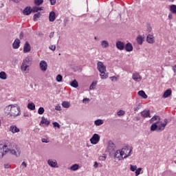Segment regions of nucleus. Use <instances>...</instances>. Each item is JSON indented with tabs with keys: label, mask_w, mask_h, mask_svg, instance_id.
Listing matches in <instances>:
<instances>
[{
	"label": "nucleus",
	"mask_w": 176,
	"mask_h": 176,
	"mask_svg": "<svg viewBox=\"0 0 176 176\" xmlns=\"http://www.w3.org/2000/svg\"><path fill=\"white\" fill-rule=\"evenodd\" d=\"M6 153H10L16 156V157H19L21 153V151L20 150V147L16 144H13L12 146V143L0 144V159H2Z\"/></svg>",
	"instance_id": "1"
},
{
	"label": "nucleus",
	"mask_w": 176,
	"mask_h": 176,
	"mask_svg": "<svg viewBox=\"0 0 176 176\" xmlns=\"http://www.w3.org/2000/svg\"><path fill=\"white\" fill-rule=\"evenodd\" d=\"M4 114L10 119H16L21 115V109L17 104H9L4 108Z\"/></svg>",
	"instance_id": "2"
},
{
	"label": "nucleus",
	"mask_w": 176,
	"mask_h": 176,
	"mask_svg": "<svg viewBox=\"0 0 176 176\" xmlns=\"http://www.w3.org/2000/svg\"><path fill=\"white\" fill-rule=\"evenodd\" d=\"M168 120L167 118H165L164 122H161V124H157L156 123H153L151 126V131H163L164 129H166V126H167Z\"/></svg>",
	"instance_id": "3"
},
{
	"label": "nucleus",
	"mask_w": 176,
	"mask_h": 176,
	"mask_svg": "<svg viewBox=\"0 0 176 176\" xmlns=\"http://www.w3.org/2000/svg\"><path fill=\"white\" fill-rule=\"evenodd\" d=\"M120 151L121 153L122 159H126V157H129V156H130V153H131L133 149L129 148V147H125Z\"/></svg>",
	"instance_id": "4"
},
{
	"label": "nucleus",
	"mask_w": 176,
	"mask_h": 176,
	"mask_svg": "<svg viewBox=\"0 0 176 176\" xmlns=\"http://www.w3.org/2000/svg\"><path fill=\"white\" fill-rule=\"evenodd\" d=\"M97 68L100 74H104V72H107V67L104 65V63L101 61H98L97 63Z\"/></svg>",
	"instance_id": "5"
},
{
	"label": "nucleus",
	"mask_w": 176,
	"mask_h": 176,
	"mask_svg": "<svg viewBox=\"0 0 176 176\" xmlns=\"http://www.w3.org/2000/svg\"><path fill=\"white\" fill-rule=\"evenodd\" d=\"M90 142L93 145H96V144H98V142H100V135L97 133L94 134L90 139Z\"/></svg>",
	"instance_id": "6"
},
{
	"label": "nucleus",
	"mask_w": 176,
	"mask_h": 176,
	"mask_svg": "<svg viewBox=\"0 0 176 176\" xmlns=\"http://www.w3.org/2000/svg\"><path fill=\"white\" fill-rule=\"evenodd\" d=\"M160 116H154L153 118L150 120V123H156V124H162V122L160 121Z\"/></svg>",
	"instance_id": "7"
},
{
	"label": "nucleus",
	"mask_w": 176,
	"mask_h": 176,
	"mask_svg": "<svg viewBox=\"0 0 176 176\" xmlns=\"http://www.w3.org/2000/svg\"><path fill=\"white\" fill-rule=\"evenodd\" d=\"M132 79L135 80V82H141L142 80V76L140 75V73L135 72L132 74Z\"/></svg>",
	"instance_id": "8"
},
{
	"label": "nucleus",
	"mask_w": 176,
	"mask_h": 176,
	"mask_svg": "<svg viewBox=\"0 0 176 176\" xmlns=\"http://www.w3.org/2000/svg\"><path fill=\"white\" fill-rule=\"evenodd\" d=\"M40 69H41V71H43V72H45L47 71V63H46V61L45 60H41L40 62Z\"/></svg>",
	"instance_id": "9"
},
{
	"label": "nucleus",
	"mask_w": 176,
	"mask_h": 176,
	"mask_svg": "<svg viewBox=\"0 0 176 176\" xmlns=\"http://www.w3.org/2000/svg\"><path fill=\"white\" fill-rule=\"evenodd\" d=\"M107 151L109 153H112L115 151V144H113V142L109 141L108 142Z\"/></svg>",
	"instance_id": "10"
},
{
	"label": "nucleus",
	"mask_w": 176,
	"mask_h": 176,
	"mask_svg": "<svg viewBox=\"0 0 176 176\" xmlns=\"http://www.w3.org/2000/svg\"><path fill=\"white\" fill-rule=\"evenodd\" d=\"M9 131L12 133V134H16V133H20V129L16 125H11L9 129Z\"/></svg>",
	"instance_id": "11"
},
{
	"label": "nucleus",
	"mask_w": 176,
	"mask_h": 176,
	"mask_svg": "<svg viewBox=\"0 0 176 176\" xmlns=\"http://www.w3.org/2000/svg\"><path fill=\"white\" fill-rule=\"evenodd\" d=\"M31 52V45L28 41H26L23 46V53H28Z\"/></svg>",
	"instance_id": "12"
},
{
	"label": "nucleus",
	"mask_w": 176,
	"mask_h": 176,
	"mask_svg": "<svg viewBox=\"0 0 176 176\" xmlns=\"http://www.w3.org/2000/svg\"><path fill=\"white\" fill-rule=\"evenodd\" d=\"M142 118H151V111L145 109L140 113Z\"/></svg>",
	"instance_id": "13"
},
{
	"label": "nucleus",
	"mask_w": 176,
	"mask_h": 176,
	"mask_svg": "<svg viewBox=\"0 0 176 176\" xmlns=\"http://www.w3.org/2000/svg\"><path fill=\"white\" fill-rule=\"evenodd\" d=\"M47 164L50 167H53L54 168H58V166H57V161L54 160L53 161L52 160H48Z\"/></svg>",
	"instance_id": "14"
},
{
	"label": "nucleus",
	"mask_w": 176,
	"mask_h": 176,
	"mask_svg": "<svg viewBox=\"0 0 176 176\" xmlns=\"http://www.w3.org/2000/svg\"><path fill=\"white\" fill-rule=\"evenodd\" d=\"M116 46L118 50H124V43L122 41H117Z\"/></svg>",
	"instance_id": "15"
},
{
	"label": "nucleus",
	"mask_w": 176,
	"mask_h": 176,
	"mask_svg": "<svg viewBox=\"0 0 176 176\" xmlns=\"http://www.w3.org/2000/svg\"><path fill=\"white\" fill-rule=\"evenodd\" d=\"M20 43H21L20 39L16 38L14 43H12L13 49H19V47H20Z\"/></svg>",
	"instance_id": "16"
},
{
	"label": "nucleus",
	"mask_w": 176,
	"mask_h": 176,
	"mask_svg": "<svg viewBox=\"0 0 176 176\" xmlns=\"http://www.w3.org/2000/svg\"><path fill=\"white\" fill-rule=\"evenodd\" d=\"M32 61L31 58L30 57H27L25 58L23 60V63L21 64V65H25L26 67H30V62Z\"/></svg>",
	"instance_id": "17"
},
{
	"label": "nucleus",
	"mask_w": 176,
	"mask_h": 176,
	"mask_svg": "<svg viewBox=\"0 0 176 176\" xmlns=\"http://www.w3.org/2000/svg\"><path fill=\"white\" fill-rule=\"evenodd\" d=\"M32 12V11L31 7H26L23 11V14H25V16H30Z\"/></svg>",
	"instance_id": "18"
},
{
	"label": "nucleus",
	"mask_w": 176,
	"mask_h": 176,
	"mask_svg": "<svg viewBox=\"0 0 176 176\" xmlns=\"http://www.w3.org/2000/svg\"><path fill=\"white\" fill-rule=\"evenodd\" d=\"M146 41L148 43H155V37H153V35L148 34L146 38Z\"/></svg>",
	"instance_id": "19"
},
{
	"label": "nucleus",
	"mask_w": 176,
	"mask_h": 176,
	"mask_svg": "<svg viewBox=\"0 0 176 176\" xmlns=\"http://www.w3.org/2000/svg\"><path fill=\"white\" fill-rule=\"evenodd\" d=\"M54 20H56V13L54 11H52L50 12L49 21L53 22Z\"/></svg>",
	"instance_id": "20"
},
{
	"label": "nucleus",
	"mask_w": 176,
	"mask_h": 176,
	"mask_svg": "<svg viewBox=\"0 0 176 176\" xmlns=\"http://www.w3.org/2000/svg\"><path fill=\"white\" fill-rule=\"evenodd\" d=\"M126 52H133V45L130 43H128L124 46Z\"/></svg>",
	"instance_id": "21"
},
{
	"label": "nucleus",
	"mask_w": 176,
	"mask_h": 176,
	"mask_svg": "<svg viewBox=\"0 0 176 176\" xmlns=\"http://www.w3.org/2000/svg\"><path fill=\"white\" fill-rule=\"evenodd\" d=\"M114 158L118 159V160H122V153H120V150H118L114 154Z\"/></svg>",
	"instance_id": "22"
},
{
	"label": "nucleus",
	"mask_w": 176,
	"mask_h": 176,
	"mask_svg": "<svg viewBox=\"0 0 176 176\" xmlns=\"http://www.w3.org/2000/svg\"><path fill=\"white\" fill-rule=\"evenodd\" d=\"M30 66H25L23 65H21V70L22 72H25V74H28L30 69L28 68Z\"/></svg>",
	"instance_id": "23"
},
{
	"label": "nucleus",
	"mask_w": 176,
	"mask_h": 176,
	"mask_svg": "<svg viewBox=\"0 0 176 176\" xmlns=\"http://www.w3.org/2000/svg\"><path fill=\"white\" fill-rule=\"evenodd\" d=\"M136 41L138 45H142V43H144V37H142L141 35H139L138 36Z\"/></svg>",
	"instance_id": "24"
},
{
	"label": "nucleus",
	"mask_w": 176,
	"mask_h": 176,
	"mask_svg": "<svg viewBox=\"0 0 176 176\" xmlns=\"http://www.w3.org/2000/svg\"><path fill=\"white\" fill-rule=\"evenodd\" d=\"M171 89H167L166 91H165L163 94L164 98H168V97H170V96H171Z\"/></svg>",
	"instance_id": "25"
},
{
	"label": "nucleus",
	"mask_w": 176,
	"mask_h": 176,
	"mask_svg": "<svg viewBox=\"0 0 176 176\" xmlns=\"http://www.w3.org/2000/svg\"><path fill=\"white\" fill-rule=\"evenodd\" d=\"M41 123L42 124H45L46 126H49V124H50V121L47 118H45V117H42Z\"/></svg>",
	"instance_id": "26"
},
{
	"label": "nucleus",
	"mask_w": 176,
	"mask_h": 176,
	"mask_svg": "<svg viewBox=\"0 0 176 176\" xmlns=\"http://www.w3.org/2000/svg\"><path fill=\"white\" fill-rule=\"evenodd\" d=\"M0 79H2V80H6L8 79V76L5 72H0Z\"/></svg>",
	"instance_id": "27"
},
{
	"label": "nucleus",
	"mask_w": 176,
	"mask_h": 176,
	"mask_svg": "<svg viewBox=\"0 0 176 176\" xmlns=\"http://www.w3.org/2000/svg\"><path fill=\"white\" fill-rule=\"evenodd\" d=\"M101 46L103 49H107V47H109V43L107 41H102L101 42Z\"/></svg>",
	"instance_id": "28"
},
{
	"label": "nucleus",
	"mask_w": 176,
	"mask_h": 176,
	"mask_svg": "<svg viewBox=\"0 0 176 176\" xmlns=\"http://www.w3.org/2000/svg\"><path fill=\"white\" fill-rule=\"evenodd\" d=\"M70 86L76 89L79 87V84L78 83V81H76V80H74L70 82Z\"/></svg>",
	"instance_id": "29"
},
{
	"label": "nucleus",
	"mask_w": 176,
	"mask_h": 176,
	"mask_svg": "<svg viewBox=\"0 0 176 176\" xmlns=\"http://www.w3.org/2000/svg\"><path fill=\"white\" fill-rule=\"evenodd\" d=\"M138 94L139 96H140V97H142V98H148V95H146V94H145V91H144L143 90L139 91Z\"/></svg>",
	"instance_id": "30"
},
{
	"label": "nucleus",
	"mask_w": 176,
	"mask_h": 176,
	"mask_svg": "<svg viewBox=\"0 0 176 176\" xmlns=\"http://www.w3.org/2000/svg\"><path fill=\"white\" fill-rule=\"evenodd\" d=\"M62 107L63 108H69L71 107V103H69L68 101H63L62 102Z\"/></svg>",
	"instance_id": "31"
},
{
	"label": "nucleus",
	"mask_w": 176,
	"mask_h": 176,
	"mask_svg": "<svg viewBox=\"0 0 176 176\" xmlns=\"http://www.w3.org/2000/svg\"><path fill=\"white\" fill-rule=\"evenodd\" d=\"M94 124H95L96 126H101V124H104V120H100V119L96 120H95V122H94Z\"/></svg>",
	"instance_id": "32"
},
{
	"label": "nucleus",
	"mask_w": 176,
	"mask_h": 176,
	"mask_svg": "<svg viewBox=\"0 0 176 176\" xmlns=\"http://www.w3.org/2000/svg\"><path fill=\"white\" fill-rule=\"evenodd\" d=\"M78 169H79V165L77 164H74L69 168V170H71L72 171H76V170H78Z\"/></svg>",
	"instance_id": "33"
},
{
	"label": "nucleus",
	"mask_w": 176,
	"mask_h": 176,
	"mask_svg": "<svg viewBox=\"0 0 176 176\" xmlns=\"http://www.w3.org/2000/svg\"><path fill=\"white\" fill-rule=\"evenodd\" d=\"M170 11L171 13H173V14H176V6L175 5H171L170 6Z\"/></svg>",
	"instance_id": "34"
},
{
	"label": "nucleus",
	"mask_w": 176,
	"mask_h": 176,
	"mask_svg": "<svg viewBox=\"0 0 176 176\" xmlns=\"http://www.w3.org/2000/svg\"><path fill=\"white\" fill-rule=\"evenodd\" d=\"M28 109H30V111H35V104L34 103H29L28 104Z\"/></svg>",
	"instance_id": "35"
},
{
	"label": "nucleus",
	"mask_w": 176,
	"mask_h": 176,
	"mask_svg": "<svg viewBox=\"0 0 176 176\" xmlns=\"http://www.w3.org/2000/svg\"><path fill=\"white\" fill-rule=\"evenodd\" d=\"M101 79H107L108 78V74L103 72V73L100 74Z\"/></svg>",
	"instance_id": "36"
},
{
	"label": "nucleus",
	"mask_w": 176,
	"mask_h": 176,
	"mask_svg": "<svg viewBox=\"0 0 176 176\" xmlns=\"http://www.w3.org/2000/svg\"><path fill=\"white\" fill-rule=\"evenodd\" d=\"M34 3L36 6H41L43 3V0H34Z\"/></svg>",
	"instance_id": "37"
},
{
	"label": "nucleus",
	"mask_w": 176,
	"mask_h": 176,
	"mask_svg": "<svg viewBox=\"0 0 176 176\" xmlns=\"http://www.w3.org/2000/svg\"><path fill=\"white\" fill-rule=\"evenodd\" d=\"M44 113H45V109L43 107H39L38 110V115H43Z\"/></svg>",
	"instance_id": "38"
},
{
	"label": "nucleus",
	"mask_w": 176,
	"mask_h": 176,
	"mask_svg": "<svg viewBox=\"0 0 176 176\" xmlns=\"http://www.w3.org/2000/svg\"><path fill=\"white\" fill-rule=\"evenodd\" d=\"M95 86H97V81L93 82L91 84V85H90V87H89V89H90V90H94V87H95Z\"/></svg>",
	"instance_id": "39"
},
{
	"label": "nucleus",
	"mask_w": 176,
	"mask_h": 176,
	"mask_svg": "<svg viewBox=\"0 0 176 176\" xmlns=\"http://www.w3.org/2000/svg\"><path fill=\"white\" fill-rule=\"evenodd\" d=\"M141 171H142V168H138L136 169L135 172V176L140 175V174H141Z\"/></svg>",
	"instance_id": "40"
},
{
	"label": "nucleus",
	"mask_w": 176,
	"mask_h": 176,
	"mask_svg": "<svg viewBox=\"0 0 176 176\" xmlns=\"http://www.w3.org/2000/svg\"><path fill=\"white\" fill-rule=\"evenodd\" d=\"M41 17V13H36L34 15V21H36V20H38V19H39Z\"/></svg>",
	"instance_id": "41"
},
{
	"label": "nucleus",
	"mask_w": 176,
	"mask_h": 176,
	"mask_svg": "<svg viewBox=\"0 0 176 176\" xmlns=\"http://www.w3.org/2000/svg\"><path fill=\"white\" fill-rule=\"evenodd\" d=\"M56 82H63V76L61 74H58L56 76Z\"/></svg>",
	"instance_id": "42"
},
{
	"label": "nucleus",
	"mask_w": 176,
	"mask_h": 176,
	"mask_svg": "<svg viewBox=\"0 0 176 176\" xmlns=\"http://www.w3.org/2000/svg\"><path fill=\"white\" fill-rule=\"evenodd\" d=\"M124 113L125 112L123 110H120L118 112H117L118 116H123Z\"/></svg>",
	"instance_id": "43"
},
{
	"label": "nucleus",
	"mask_w": 176,
	"mask_h": 176,
	"mask_svg": "<svg viewBox=\"0 0 176 176\" xmlns=\"http://www.w3.org/2000/svg\"><path fill=\"white\" fill-rule=\"evenodd\" d=\"M32 12L33 13H36L37 12H39V9L38 8V7L34 6V7L32 8Z\"/></svg>",
	"instance_id": "44"
},
{
	"label": "nucleus",
	"mask_w": 176,
	"mask_h": 176,
	"mask_svg": "<svg viewBox=\"0 0 176 176\" xmlns=\"http://www.w3.org/2000/svg\"><path fill=\"white\" fill-rule=\"evenodd\" d=\"M130 170H131V171H135V170H137V166L136 165H135V166L131 165Z\"/></svg>",
	"instance_id": "45"
},
{
	"label": "nucleus",
	"mask_w": 176,
	"mask_h": 176,
	"mask_svg": "<svg viewBox=\"0 0 176 176\" xmlns=\"http://www.w3.org/2000/svg\"><path fill=\"white\" fill-rule=\"evenodd\" d=\"M49 49H50V50H52V52H54L56 50V45H50L49 47Z\"/></svg>",
	"instance_id": "46"
},
{
	"label": "nucleus",
	"mask_w": 176,
	"mask_h": 176,
	"mask_svg": "<svg viewBox=\"0 0 176 176\" xmlns=\"http://www.w3.org/2000/svg\"><path fill=\"white\" fill-rule=\"evenodd\" d=\"M141 109V105H140V104H138L135 107H134V111H135V112H137V111H140V109Z\"/></svg>",
	"instance_id": "47"
},
{
	"label": "nucleus",
	"mask_w": 176,
	"mask_h": 176,
	"mask_svg": "<svg viewBox=\"0 0 176 176\" xmlns=\"http://www.w3.org/2000/svg\"><path fill=\"white\" fill-rule=\"evenodd\" d=\"M53 126L54 127H57L58 129H60V124H58V122H53Z\"/></svg>",
	"instance_id": "48"
},
{
	"label": "nucleus",
	"mask_w": 176,
	"mask_h": 176,
	"mask_svg": "<svg viewBox=\"0 0 176 176\" xmlns=\"http://www.w3.org/2000/svg\"><path fill=\"white\" fill-rule=\"evenodd\" d=\"M30 116H31V114H30L28 112H25L23 113L24 118H30Z\"/></svg>",
	"instance_id": "49"
},
{
	"label": "nucleus",
	"mask_w": 176,
	"mask_h": 176,
	"mask_svg": "<svg viewBox=\"0 0 176 176\" xmlns=\"http://www.w3.org/2000/svg\"><path fill=\"white\" fill-rule=\"evenodd\" d=\"M147 31L148 32H151L152 31V27L151 26V25H147Z\"/></svg>",
	"instance_id": "50"
},
{
	"label": "nucleus",
	"mask_w": 176,
	"mask_h": 176,
	"mask_svg": "<svg viewBox=\"0 0 176 176\" xmlns=\"http://www.w3.org/2000/svg\"><path fill=\"white\" fill-rule=\"evenodd\" d=\"M107 157L105 156H100L99 157V160H102V162H104L106 160Z\"/></svg>",
	"instance_id": "51"
},
{
	"label": "nucleus",
	"mask_w": 176,
	"mask_h": 176,
	"mask_svg": "<svg viewBox=\"0 0 176 176\" xmlns=\"http://www.w3.org/2000/svg\"><path fill=\"white\" fill-rule=\"evenodd\" d=\"M56 111H60L61 110V106L60 104H58L57 106L55 107Z\"/></svg>",
	"instance_id": "52"
},
{
	"label": "nucleus",
	"mask_w": 176,
	"mask_h": 176,
	"mask_svg": "<svg viewBox=\"0 0 176 176\" xmlns=\"http://www.w3.org/2000/svg\"><path fill=\"white\" fill-rule=\"evenodd\" d=\"M11 2H14V3H19L21 2V0H10Z\"/></svg>",
	"instance_id": "53"
},
{
	"label": "nucleus",
	"mask_w": 176,
	"mask_h": 176,
	"mask_svg": "<svg viewBox=\"0 0 176 176\" xmlns=\"http://www.w3.org/2000/svg\"><path fill=\"white\" fill-rule=\"evenodd\" d=\"M41 141H42V142H44L45 144H48V142H49V140H47V139H46V138H43L41 140Z\"/></svg>",
	"instance_id": "54"
},
{
	"label": "nucleus",
	"mask_w": 176,
	"mask_h": 176,
	"mask_svg": "<svg viewBox=\"0 0 176 176\" xmlns=\"http://www.w3.org/2000/svg\"><path fill=\"white\" fill-rule=\"evenodd\" d=\"M19 38H20V39H23L24 38V33L23 32H21L19 34Z\"/></svg>",
	"instance_id": "55"
},
{
	"label": "nucleus",
	"mask_w": 176,
	"mask_h": 176,
	"mask_svg": "<svg viewBox=\"0 0 176 176\" xmlns=\"http://www.w3.org/2000/svg\"><path fill=\"white\" fill-rule=\"evenodd\" d=\"M51 5H56V0H50Z\"/></svg>",
	"instance_id": "56"
},
{
	"label": "nucleus",
	"mask_w": 176,
	"mask_h": 176,
	"mask_svg": "<svg viewBox=\"0 0 176 176\" xmlns=\"http://www.w3.org/2000/svg\"><path fill=\"white\" fill-rule=\"evenodd\" d=\"M4 167H5L6 168H10V164H4Z\"/></svg>",
	"instance_id": "57"
},
{
	"label": "nucleus",
	"mask_w": 176,
	"mask_h": 176,
	"mask_svg": "<svg viewBox=\"0 0 176 176\" xmlns=\"http://www.w3.org/2000/svg\"><path fill=\"white\" fill-rule=\"evenodd\" d=\"M86 101H90V99L85 98L82 100V102L86 103Z\"/></svg>",
	"instance_id": "58"
},
{
	"label": "nucleus",
	"mask_w": 176,
	"mask_h": 176,
	"mask_svg": "<svg viewBox=\"0 0 176 176\" xmlns=\"http://www.w3.org/2000/svg\"><path fill=\"white\" fill-rule=\"evenodd\" d=\"M94 168H97L98 167V163H97V162H94Z\"/></svg>",
	"instance_id": "59"
},
{
	"label": "nucleus",
	"mask_w": 176,
	"mask_h": 176,
	"mask_svg": "<svg viewBox=\"0 0 176 176\" xmlns=\"http://www.w3.org/2000/svg\"><path fill=\"white\" fill-rule=\"evenodd\" d=\"M110 79H111V80H112V82H113V79H115V80H117V78H116V76H111V77H110Z\"/></svg>",
	"instance_id": "60"
},
{
	"label": "nucleus",
	"mask_w": 176,
	"mask_h": 176,
	"mask_svg": "<svg viewBox=\"0 0 176 176\" xmlns=\"http://www.w3.org/2000/svg\"><path fill=\"white\" fill-rule=\"evenodd\" d=\"M54 36V32H52L50 34V38H53Z\"/></svg>",
	"instance_id": "61"
},
{
	"label": "nucleus",
	"mask_w": 176,
	"mask_h": 176,
	"mask_svg": "<svg viewBox=\"0 0 176 176\" xmlns=\"http://www.w3.org/2000/svg\"><path fill=\"white\" fill-rule=\"evenodd\" d=\"M168 19H170V20H173V14H168Z\"/></svg>",
	"instance_id": "62"
},
{
	"label": "nucleus",
	"mask_w": 176,
	"mask_h": 176,
	"mask_svg": "<svg viewBox=\"0 0 176 176\" xmlns=\"http://www.w3.org/2000/svg\"><path fill=\"white\" fill-rule=\"evenodd\" d=\"M21 166H24V167H27V163L25 162H23Z\"/></svg>",
	"instance_id": "63"
},
{
	"label": "nucleus",
	"mask_w": 176,
	"mask_h": 176,
	"mask_svg": "<svg viewBox=\"0 0 176 176\" xmlns=\"http://www.w3.org/2000/svg\"><path fill=\"white\" fill-rule=\"evenodd\" d=\"M173 69L174 72H176V65L175 66H173Z\"/></svg>",
	"instance_id": "64"
}]
</instances>
